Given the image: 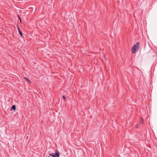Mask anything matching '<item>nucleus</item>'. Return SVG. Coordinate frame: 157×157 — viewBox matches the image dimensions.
I'll list each match as a JSON object with an SVG mask.
<instances>
[{"instance_id": "obj_1", "label": "nucleus", "mask_w": 157, "mask_h": 157, "mask_svg": "<svg viewBox=\"0 0 157 157\" xmlns=\"http://www.w3.org/2000/svg\"><path fill=\"white\" fill-rule=\"evenodd\" d=\"M139 43L137 42L136 44H135L132 48V53L133 54L135 53L137 51L139 48Z\"/></svg>"}, {"instance_id": "obj_2", "label": "nucleus", "mask_w": 157, "mask_h": 157, "mask_svg": "<svg viewBox=\"0 0 157 157\" xmlns=\"http://www.w3.org/2000/svg\"><path fill=\"white\" fill-rule=\"evenodd\" d=\"M55 154L54 152H52V151L50 150L49 151V155L53 157H59V153L58 151L56 150L55 151Z\"/></svg>"}, {"instance_id": "obj_3", "label": "nucleus", "mask_w": 157, "mask_h": 157, "mask_svg": "<svg viewBox=\"0 0 157 157\" xmlns=\"http://www.w3.org/2000/svg\"><path fill=\"white\" fill-rule=\"evenodd\" d=\"M18 27V29L19 33L20 35L21 36H22V33H21V32L20 30L19 29L18 27Z\"/></svg>"}, {"instance_id": "obj_4", "label": "nucleus", "mask_w": 157, "mask_h": 157, "mask_svg": "<svg viewBox=\"0 0 157 157\" xmlns=\"http://www.w3.org/2000/svg\"><path fill=\"white\" fill-rule=\"evenodd\" d=\"M24 79L26 80L29 82V83H31L30 81L26 77H24Z\"/></svg>"}, {"instance_id": "obj_5", "label": "nucleus", "mask_w": 157, "mask_h": 157, "mask_svg": "<svg viewBox=\"0 0 157 157\" xmlns=\"http://www.w3.org/2000/svg\"><path fill=\"white\" fill-rule=\"evenodd\" d=\"M12 109H13L14 110H15L16 109L15 106V105H13L12 107Z\"/></svg>"}, {"instance_id": "obj_6", "label": "nucleus", "mask_w": 157, "mask_h": 157, "mask_svg": "<svg viewBox=\"0 0 157 157\" xmlns=\"http://www.w3.org/2000/svg\"><path fill=\"white\" fill-rule=\"evenodd\" d=\"M63 99H64V100H65V99H66V98H65V97L64 96H63Z\"/></svg>"}]
</instances>
